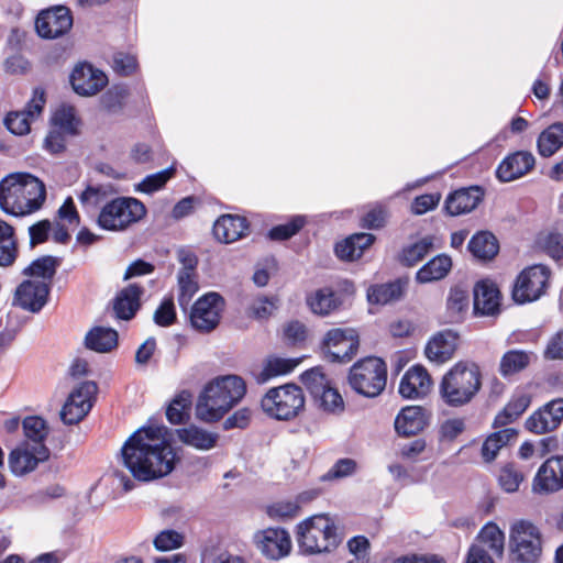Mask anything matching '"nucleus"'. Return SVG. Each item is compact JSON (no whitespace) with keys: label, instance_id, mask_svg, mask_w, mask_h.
I'll list each match as a JSON object with an SVG mask.
<instances>
[{"label":"nucleus","instance_id":"f257e3e1","mask_svg":"<svg viewBox=\"0 0 563 563\" xmlns=\"http://www.w3.org/2000/svg\"><path fill=\"white\" fill-rule=\"evenodd\" d=\"M166 430L164 426L143 427L123 444V464L134 478L150 482L174 471L178 459L172 444L165 440Z\"/></svg>","mask_w":563,"mask_h":563},{"label":"nucleus","instance_id":"f03ea898","mask_svg":"<svg viewBox=\"0 0 563 563\" xmlns=\"http://www.w3.org/2000/svg\"><path fill=\"white\" fill-rule=\"evenodd\" d=\"M46 199V187L29 173H13L0 181V208L8 214L22 217L36 212Z\"/></svg>","mask_w":563,"mask_h":563},{"label":"nucleus","instance_id":"7ed1b4c3","mask_svg":"<svg viewBox=\"0 0 563 563\" xmlns=\"http://www.w3.org/2000/svg\"><path fill=\"white\" fill-rule=\"evenodd\" d=\"M246 385L236 375L221 376L210 382L201 391L196 416L203 422L219 421L245 395Z\"/></svg>","mask_w":563,"mask_h":563},{"label":"nucleus","instance_id":"20e7f679","mask_svg":"<svg viewBox=\"0 0 563 563\" xmlns=\"http://www.w3.org/2000/svg\"><path fill=\"white\" fill-rule=\"evenodd\" d=\"M482 387V373L473 362H457L442 377L439 393L443 402L450 407L470 404Z\"/></svg>","mask_w":563,"mask_h":563},{"label":"nucleus","instance_id":"39448f33","mask_svg":"<svg viewBox=\"0 0 563 563\" xmlns=\"http://www.w3.org/2000/svg\"><path fill=\"white\" fill-rule=\"evenodd\" d=\"M297 542L306 554L328 553L338 548L342 537L328 514L313 515L297 525Z\"/></svg>","mask_w":563,"mask_h":563},{"label":"nucleus","instance_id":"423d86ee","mask_svg":"<svg viewBox=\"0 0 563 563\" xmlns=\"http://www.w3.org/2000/svg\"><path fill=\"white\" fill-rule=\"evenodd\" d=\"M146 214L142 201L133 197H113L98 213L97 224L100 229L111 232L126 230Z\"/></svg>","mask_w":563,"mask_h":563},{"label":"nucleus","instance_id":"0eeeda50","mask_svg":"<svg viewBox=\"0 0 563 563\" xmlns=\"http://www.w3.org/2000/svg\"><path fill=\"white\" fill-rule=\"evenodd\" d=\"M387 367L385 362L375 356L356 362L350 369L349 383L360 395L368 398L378 396L386 386Z\"/></svg>","mask_w":563,"mask_h":563},{"label":"nucleus","instance_id":"6e6552de","mask_svg":"<svg viewBox=\"0 0 563 563\" xmlns=\"http://www.w3.org/2000/svg\"><path fill=\"white\" fill-rule=\"evenodd\" d=\"M510 558L517 563H537L542 554L541 532L528 520L515 521L509 531Z\"/></svg>","mask_w":563,"mask_h":563},{"label":"nucleus","instance_id":"1a4fd4ad","mask_svg":"<svg viewBox=\"0 0 563 563\" xmlns=\"http://www.w3.org/2000/svg\"><path fill=\"white\" fill-rule=\"evenodd\" d=\"M262 409L277 420H290L305 407L302 389L295 384L271 388L261 401Z\"/></svg>","mask_w":563,"mask_h":563},{"label":"nucleus","instance_id":"9d476101","mask_svg":"<svg viewBox=\"0 0 563 563\" xmlns=\"http://www.w3.org/2000/svg\"><path fill=\"white\" fill-rule=\"evenodd\" d=\"M505 533L494 522L486 523L470 547L465 563H495L504 553Z\"/></svg>","mask_w":563,"mask_h":563},{"label":"nucleus","instance_id":"9b49d317","mask_svg":"<svg viewBox=\"0 0 563 563\" xmlns=\"http://www.w3.org/2000/svg\"><path fill=\"white\" fill-rule=\"evenodd\" d=\"M301 382L309 390L319 407L327 412L340 413L344 410V401L340 393L332 388L330 380L319 367L306 371Z\"/></svg>","mask_w":563,"mask_h":563},{"label":"nucleus","instance_id":"f8f14e48","mask_svg":"<svg viewBox=\"0 0 563 563\" xmlns=\"http://www.w3.org/2000/svg\"><path fill=\"white\" fill-rule=\"evenodd\" d=\"M550 269L537 264L525 268L516 279L512 298L517 303L538 300L545 291L550 278Z\"/></svg>","mask_w":563,"mask_h":563},{"label":"nucleus","instance_id":"ddd939ff","mask_svg":"<svg viewBox=\"0 0 563 563\" xmlns=\"http://www.w3.org/2000/svg\"><path fill=\"white\" fill-rule=\"evenodd\" d=\"M223 309L224 299L218 292L205 294L191 307L189 313L191 327L201 333L213 331L220 323Z\"/></svg>","mask_w":563,"mask_h":563},{"label":"nucleus","instance_id":"4468645a","mask_svg":"<svg viewBox=\"0 0 563 563\" xmlns=\"http://www.w3.org/2000/svg\"><path fill=\"white\" fill-rule=\"evenodd\" d=\"M93 382H84L75 388L64 404L59 416L65 424H76L82 420L92 407V398L97 393Z\"/></svg>","mask_w":563,"mask_h":563},{"label":"nucleus","instance_id":"2eb2a0df","mask_svg":"<svg viewBox=\"0 0 563 563\" xmlns=\"http://www.w3.org/2000/svg\"><path fill=\"white\" fill-rule=\"evenodd\" d=\"M93 382H84L75 388L64 404L59 416L65 424H76L82 420L92 407V398L97 393Z\"/></svg>","mask_w":563,"mask_h":563},{"label":"nucleus","instance_id":"dca6fc26","mask_svg":"<svg viewBox=\"0 0 563 563\" xmlns=\"http://www.w3.org/2000/svg\"><path fill=\"white\" fill-rule=\"evenodd\" d=\"M93 382H84L75 388L64 404L59 416L65 424H76L82 420L92 407V398L97 393Z\"/></svg>","mask_w":563,"mask_h":563},{"label":"nucleus","instance_id":"f3484780","mask_svg":"<svg viewBox=\"0 0 563 563\" xmlns=\"http://www.w3.org/2000/svg\"><path fill=\"white\" fill-rule=\"evenodd\" d=\"M93 382H84L75 388L64 404L59 416L65 424H76L82 420L92 407V398L97 393Z\"/></svg>","mask_w":563,"mask_h":563},{"label":"nucleus","instance_id":"a211bd4d","mask_svg":"<svg viewBox=\"0 0 563 563\" xmlns=\"http://www.w3.org/2000/svg\"><path fill=\"white\" fill-rule=\"evenodd\" d=\"M357 349L358 338L354 330L331 329L323 340V351L332 362H349Z\"/></svg>","mask_w":563,"mask_h":563},{"label":"nucleus","instance_id":"6ab92c4d","mask_svg":"<svg viewBox=\"0 0 563 563\" xmlns=\"http://www.w3.org/2000/svg\"><path fill=\"white\" fill-rule=\"evenodd\" d=\"M49 457V450L45 443L31 445L29 442L22 443L13 449L8 459L10 471L15 476H23L33 472L40 462Z\"/></svg>","mask_w":563,"mask_h":563},{"label":"nucleus","instance_id":"aec40b11","mask_svg":"<svg viewBox=\"0 0 563 563\" xmlns=\"http://www.w3.org/2000/svg\"><path fill=\"white\" fill-rule=\"evenodd\" d=\"M69 79L74 91L84 97L97 95L108 84L107 75L87 62L78 63Z\"/></svg>","mask_w":563,"mask_h":563},{"label":"nucleus","instance_id":"412c9836","mask_svg":"<svg viewBox=\"0 0 563 563\" xmlns=\"http://www.w3.org/2000/svg\"><path fill=\"white\" fill-rule=\"evenodd\" d=\"M73 25L70 11L66 7H55L42 11L35 21L37 34L43 38H56L67 33Z\"/></svg>","mask_w":563,"mask_h":563},{"label":"nucleus","instance_id":"4be33fe9","mask_svg":"<svg viewBox=\"0 0 563 563\" xmlns=\"http://www.w3.org/2000/svg\"><path fill=\"white\" fill-rule=\"evenodd\" d=\"M45 104V93L35 89L32 99L22 111H14L7 114L4 124L15 135H24L30 132L32 121L37 118Z\"/></svg>","mask_w":563,"mask_h":563},{"label":"nucleus","instance_id":"5701e85b","mask_svg":"<svg viewBox=\"0 0 563 563\" xmlns=\"http://www.w3.org/2000/svg\"><path fill=\"white\" fill-rule=\"evenodd\" d=\"M256 548L268 559L279 560L291 549L288 532L282 528H268L254 536Z\"/></svg>","mask_w":563,"mask_h":563},{"label":"nucleus","instance_id":"b1692460","mask_svg":"<svg viewBox=\"0 0 563 563\" xmlns=\"http://www.w3.org/2000/svg\"><path fill=\"white\" fill-rule=\"evenodd\" d=\"M563 420V398L554 399L526 420V428L537 434L555 430Z\"/></svg>","mask_w":563,"mask_h":563},{"label":"nucleus","instance_id":"393cba45","mask_svg":"<svg viewBox=\"0 0 563 563\" xmlns=\"http://www.w3.org/2000/svg\"><path fill=\"white\" fill-rule=\"evenodd\" d=\"M48 294V283L24 280L15 290L14 305L24 310L38 312L45 306Z\"/></svg>","mask_w":563,"mask_h":563},{"label":"nucleus","instance_id":"a878e982","mask_svg":"<svg viewBox=\"0 0 563 563\" xmlns=\"http://www.w3.org/2000/svg\"><path fill=\"white\" fill-rule=\"evenodd\" d=\"M457 342L459 335L453 330L446 329L437 332L427 342L424 354L430 362L443 364L453 357Z\"/></svg>","mask_w":563,"mask_h":563},{"label":"nucleus","instance_id":"bb28decb","mask_svg":"<svg viewBox=\"0 0 563 563\" xmlns=\"http://www.w3.org/2000/svg\"><path fill=\"white\" fill-rule=\"evenodd\" d=\"M561 488H563V456H553L538 470L533 479V490L552 493Z\"/></svg>","mask_w":563,"mask_h":563},{"label":"nucleus","instance_id":"cd10ccee","mask_svg":"<svg viewBox=\"0 0 563 563\" xmlns=\"http://www.w3.org/2000/svg\"><path fill=\"white\" fill-rule=\"evenodd\" d=\"M534 164V156L530 152L518 151L500 162L496 169V176L500 181L509 183L529 173Z\"/></svg>","mask_w":563,"mask_h":563},{"label":"nucleus","instance_id":"c85d7f7f","mask_svg":"<svg viewBox=\"0 0 563 563\" xmlns=\"http://www.w3.org/2000/svg\"><path fill=\"white\" fill-rule=\"evenodd\" d=\"M431 384L427 369L421 365H413L400 379L399 394L409 399L424 397L430 391Z\"/></svg>","mask_w":563,"mask_h":563},{"label":"nucleus","instance_id":"c756f323","mask_svg":"<svg viewBox=\"0 0 563 563\" xmlns=\"http://www.w3.org/2000/svg\"><path fill=\"white\" fill-rule=\"evenodd\" d=\"M430 413L420 406H408L400 410L395 419L398 434L409 437L422 431L429 424Z\"/></svg>","mask_w":563,"mask_h":563},{"label":"nucleus","instance_id":"7c9ffc66","mask_svg":"<svg viewBox=\"0 0 563 563\" xmlns=\"http://www.w3.org/2000/svg\"><path fill=\"white\" fill-rule=\"evenodd\" d=\"M408 287L407 278H397L383 284H374L367 288L366 297L371 305L385 306L404 298Z\"/></svg>","mask_w":563,"mask_h":563},{"label":"nucleus","instance_id":"2f4dec72","mask_svg":"<svg viewBox=\"0 0 563 563\" xmlns=\"http://www.w3.org/2000/svg\"><path fill=\"white\" fill-rule=\"evenodd\" d=\"M474 312L481 316H494L499 312L500 292L489 280H481L474 287Z\"/></svg>","mask_w":563,"mask_h":563},{"label":"nucleus","instance_id":"473e14b6","mask_svg":"<svg viewBox=\"0 0 563 563\" xmlns=\"http://www.w3.org/2000/svg\"><path fill=\"white\" fill-rule=\"evenodd\" d=\"M249 222L244 217L223 214L213 224V234L222 243H233L246 235Z\"/></svg>","mask_w":563,"mask_h":563},{"label":"nucleus","instance_id":"72a5a7b5","mask_svg":"<svg viewBox=\"0 0 563 563\" xmlns=\"http://www.w3.org/2000/svg\"><path fill=\"white\" fill-rule=\"evenodd\" d=\"M483 198L479 187L461 188L450 194L445 200V210L450 216H460L474 210Z\"/></svg>","mask_w":563,"mask_h":563},{"label":"nucleus","instance_id":"f704fd0d","mask_svg":"<svg viewBox=\"0 0 563 563\" xmlns=\"http://www.w3.org/2000/svg\"><path fill=\"white\" fill-rule=\"evenodd\" d=\"M144 289L137 284H130L118 292L113 301L115 317L121 320L132 319L141 307Z\"/></svg>","mask_w":563,"mask_h":563},{"label":"nucleus","instance_id":"c9c22d12","mask_svg":"<svg viewBox=\"0 0 563 563\" xmlns=\"http://www.w3.org/2000/svg\"><path fill=\"white\" fill-rule=\"evenodd\" d=\"M114 195L115 189L110 184L87 185L78 195V200L86 212H95L100 211Z\"/></svg>","mask_w":563,"mask_h":563},{"label":"nucleus","instance_id":"e433bc0d","mask_svg":"<svg viewBox=\"0 0 563 563\" xmlns=\"http://www.w3.org/2000/svg\"><path fill=\"white\" fill-rule=\"evenodd\" d=\"M375 241L371 233H355L345 240L335 244L334 252L336 256L344 261H355L360 258L364 251Z\"/></svg>","mask_w":563,"mask_h":563},{"label":"nucleus","instance_id":"4c0bfd02","mask_svg":"<svg viewBox=\"0 0 563 563\" xmlns=\"http://www.w3.org/2000/svg\"><path fill=\"white\" fill-rule=\"evenodd\" d=\"M176 434L181 443L200 451L213 449L219 439L218 433L207 431L196 426L177 429Z\"/></svg>","mask_w":563,"mask_h":563},{"label":"nucleus","instance_id":"58836bf2","mask_svg":"<svg viewBox=\"0 0 563 563\" xmlns=\"http://www.w3.org/2000/svg\"><path fill=\"white\" fill-rule=\"evenodd\" d=\"M452 267V260L445 254L434 256L416 274L419 284H428L444 278Z\"/></svg>","mask_w":563,"mask_h":563},{"label":"nucleus","instance_id":"ea45409f","mask_svg":"<svg viewBox=\"0 0 563 563\" xmlns=\"http://www.w3.org/2000/svg\"><path fill=\"white\" fill-rule=\"evenodd\" d=\"M307 305L316 314L328 316L339 308L341 300L330 287H323L307 297Z\"/></svg>","mask_w":563,"mask_h":563},{"label":"nucleus","instance_id":"a19ab883","mask_svg":"<svg viewBox=\"0 0 563 563\" xmlns=\"http://www.w3.org/2000/svg\"><path fill=\"white\" fill-rule=\"evenodd\" d=\"M86 346L98 353H107L118 344V332L112 328L96 327L85 338Z\"/></svg>","mask_w":563,"mask_h":563},{"label":"nucleus","instance_id":"79ce46f5","mask_svg":"<svg viewBox=\"0 0 563 563\" xmlns=\"http://www.w3.org/2000/svg\"><path fill=\"white\" fill-rule=\"evenodd\" d=\"M563 146V122H555L542 131L537 140L538 152L550 157Z\"/></svg>","mask_w":563,"mask_h":563},{"label":"nucleus","instance_id":"37998d69","mask_svg":"<svg viewBox=\"0 0 563 563\" xmlns=\"http://www.w3.org/2000/svg\"><path fill=\"white\" fill-rule=\"evenodd\" d=\"M530 397L523 393L516 394L505 406V408L495 417L494 428L505 427L518 419L529 407Z\"/></svg>","mask_w":563,"mask_h":563},{"label":"nucleus","instance_id":"c03bdc74","mask_svg":"<svg viewBox=\"0 0 563 563\" xmlns=\"http://www.w3.org/2000/svg\"><path fill=\"white\" fill-rule=\"evenodd\" d=\"M532 357L531 352L523 350H509L500 358L499 374L504 378H509L512 375L523 371L530 364Z\"/></svg>","mask_w":563,"mask_h":563},{"label":"nucleus","instance_id":"a18cd8bd","mask_svg":"<svg viewBox=\"0 0 563 563\" xmlns=\"http://www.w3.org/2000/svg\"><path fill=\"white\" fill-rule=\"evenodd\" d=\"M300 363V358H284L272 356L264 364L263 369L257 375V383H266L273 377L291 373Z\"/></svg>","mask_w":563,"mask_h":563},{"label":"nucleus","instance_id":"49530a36","mask_svg":"<svg viewBox=\"0 0 563 563\" xmlns=\"http://www.w3.org/2000/svg\"><path fill=\"white\" fill-rule=\"evenodd\" d=\"M517 435L518 432L512 428H506L488 435L482 445L483 460L485 462L494 461L499 450L507 445Z\"/></svg>","mask_w":563,"mask_h":563},{"label":"nucleus","instance_id":"de8ad7c7","mask_svg":"<svg viewBox=\"0 0 563 563\" xmlns=\"http://www.w3.org/2000/svg\"><path fill=\"white\" fill-rule=\"evenodd\" d=\"M18 256V245L14 239V229L5 221L0 220V267L11 266Z\"/></svg>","mask_w":563,"mask_h":563},{"label":"nucleus","instance_id":"09e8293b","mask_svg":"<svg viewBox=\"0 0 563 563\" xmlns=\"http://www.w3.org/2000/svg\"><path fill=\"white\" fill-rule=\"evenodd\" d=\"M468 250L478 260H492L498 253V242L489 232H478L468 242Z\"/></svg>","mask_w":563,"mask_h":563},{"label":"nucleus","instance_id":"8fccbe9b","mask_svg":"<svg viewBox=\"0 0 563 563\" xmlns=\"http://www.w3.org/2000/svg\"><path fill=\"white\" fill-rule=\"evenodd\" d=\"M60 261L57 257L45 255L34 260L29 266L23 269V274L26 276L41 277L46 282L51 280L56 274V269L59 266Z\"/></svg>","mask_w":563,"mask_h":563},{"label":"nucleus","instance_id":"3c124183","mask_svg":"<svg viewBox=\"0 0 563 563\" xmlns=\"http://www.w3.org/2000/svg\"><path fill=\"white\" fill-rule=\"evenodd\" d=\"M433 240L430 236H424L413 244L402 249L400 254V262L405 266H415L422 261L432 250Z\"/></svg>","mask_w":563,"mask_h":563},{"label":"nucleus","instance_id":"603ef678","mask_svg":"<svg viewBox=\"0 0 563 563\" xmlns=\"http://www.w3.org/2000/svg\"><path fill=\"white\" fill-rule=\"evenodd\" d=\"M177 287H178V295H177L178 305L184 311H187L192 297L199 290L197 275H188L186 272H178L177 273Z\"/></svg>","mask_w":563,"mask_h":563},{"label":"nucleus","instance_id":"864d4df0","mask_svg":"<svg viewBox=\"0 0 563 563\" xmlns=\"http://www.w3.org/2000/svg\"><path fill=\"white\" fill-rule=\"evenodd\" d=\"M191 405V394L189 391L179 393L169 404L166 410L167 420L173 424L183 423L188 417V409Z\"/></svg>","mask_w":563,"mask_h":563},{"label":"nucleus","instance_id":"5fc2aeb1","mask_svg":"<svg viewBox=\"0 0 563 563\" xmlns=\"http://www.w3.org/2000/svg\"><path fill=\"white\" fill-rule=\"evenodd\" d=\"M22 427L25 438L33 442L32 445L44 443L48 435L47 423L38 416L26 417L22 421Z\"/></svg>","mask_w":563,"mask_h":563},{"label":"nucleus","instance_id":"6e6d98bb","mask_svg":"<svg viewBox=\"0 0 563 563\" xmlns=\"http://www.w3.org/2000/svg\"><path fill=\"white\" fill-rule=\"evenodd\" d=\"M77 123L78 120L76 119L75 109L70 106L59 107L52 117V124L54 129L66 134H76Z\"/></svg>","mask_w":563,"mask_h":563},{"label":"nucleus","instance_id":"4d7b16f0","mask_svg":"<svg viewBox=\"0 0 563 563\" xmlns=\"http://www.w3.org/2000/svg\"><path fill=\"white\" fill-rule=\"evenodd\" d=\"M175 173L176 168L172 165L161 172L147 175L140 184H137L136 190L144 194L155 192L162 189L166 183L174 177Z\"/></svg>","mask_w":563,"mask_h":563},{"label":"nucleus","instance_id":"13d9d810","mask_svg":"<svg viewBox=\"0 0 563 563\" xmlns=\"http://www.w3.org/2000/svg\"><path fill=\"white\" fill-rule=\"evenodd\" d=\"M305 224L306 217L294 216L287 223L273 227L268 232V236L273 241H285L297 234Z\"/></svg>","mask_w":563,"mask_h":563},{"label":"nucleus","instance_id":"bf43d9fd","mask_svg":"<svg viewBox=\"0 0 563 563\" xmlns=\"http://www.w3.org/2000/svg\"><path fill=\"white\" fill-rule=\"evenodd\" d=\"M522 481L523 475L519 470H517L515 464L508 463L501 467L498 476V482L505 492H517Z\"/></svg>","mask_w":563,"mask_h":563},{"label":"nucleus","instance_id":"052dcab7","mask_svg":"<svg viewBox=\"0 0 563 563\" xmlns=\"http://www.w3.org/2000/svg\"><path fill=\"white\" fill-rule=\"evenodd\" d=\"M126 96V88L115 86L102 95L100 102L102 108L109 113H118L123 108V102Z\"/></svg>","mask_w":563,"mask_h":563},{"label":"nucleus","instance_id":"680f3d73","mask_svg":"<svg viewBox=\"0 0 563 563\" xmlns=\"http://www.w3.org/2000/svg\"><path fill=\"white\" fill-rule=\"evenodd\" d=\"M299 504L294 500H279L267 507V515L275 520H286L296 517Z\"/></svg>","mask_w":563,"mask_h":563},{"label":"nucleus","instance_id":"e2e57ef3","mask_svg":"<svg viewBox=\"0 0 563 563\" xmlns=\"http://www.w3.org/2000/svg\"><path fill=\"white\" fill-rule=\"evenodd\" d=\"M154 322L163 328L170 327L176 321V309L173 297L162 300L153 316Z\"/></svg>","mask_w":563,"mask_h":563},{"label":"nucleus","instance_id":"0e129e2a","mask_svg":"<svg viewBox=\"0 0 563 563\" xmlns=\"http://www.w3.org/2000/svg\"><path fill=\"white\" fill-rule=\"evenodd\" d=\"M184 537L175 530L159 532L153 543L158 551H172L181 547Z\"/></svg>","mask_w":563,"mask_h":563},{"label":"nucleus","instance_id":"69168bd1","mask_svg":"<svg viewBox=\"0 0 563 563\" xmlns=\"http://www.w3.org/2000/svg\"><path fill=\"white\" fill-rule=\"evenodd\" d=\"M387 210L380 205L372 207L362 218V227L368 230H377L385 225Z\"/></svg>","mask_w":563,"mask_h":563},{"label":"nucleus","instance_id":"338daca9","mask_svg":"<svg viewBox=\"0 0 563 563\" xmlns=\"http://www.w3.org/2000/svg\"><path fill=\"white\" fill-rule=\"evenodd\" d=\"M112 68L118 75L129 76L137 68L136 57L128 53L118 52L113 55Z\"/></svg>","mask_w":563,"mask_h":563},{"label":"nucleus","instance_id":"774afa93","mask_svg":"<svg viewBox=\"0 0 563 563\" xmlns=\"http://www.w3.org/2000/svg\"><path fill=\"white\" fill-rule=\"evenodd\" d=\"M545 253L554 261L563 260V235L559 232H549L542 239Z\"/></svg>","mask_w":563,"mask_h":563}]
</instances>
